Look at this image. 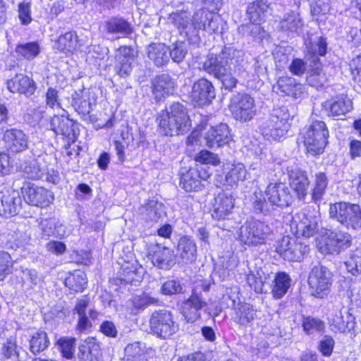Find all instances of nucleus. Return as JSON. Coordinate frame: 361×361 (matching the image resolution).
Returning <instances> with one entry per match:
<instances>
[{"label":"nucleus","mask_w":361,"mask_h":361,"mask_svg":"<svg viewBox=\"0 0 361 361\" xmlns=\"http://www.w3.org/2000/svg\"><path fill=\"white\" fill-rule=\"evenodd\" d=\"M202 68L220 80L222 87L228 91L236 87V77L245 78L248 75L244 52L232 46H225L218 54H209Z\"/></svg>","instance_id":"1"},{"label":"nucleus","mask_w":361,"mask_h":361,"mask_svg":"<svg viewBox=\"0 0 361 361\" xmlns=\"http://www.w3.org/2000/svg\"><path fill=\"white\" fill-rule=\"evenodd\" d=\"M250 202L256 214L269 215L276 207H288L293 202L289 188L283 183H269L263 193L255 191L250 197Z\"/></svg>","instance_id":"2"},{"label":"nucleus","mask_w":361,"mask_h":361,"mask_svg":"<svg viewBox=\"0 0 361 361\" xmlns=\"http://www.w3.org/2000/svg\"><path fill=\"white\" fill-rule=\"evenodd\" d=\"M329 214L335 220L349 231L361 229V206L350 202H338L330 204Z\"/></svg>","instance_id":"3"},{"label":"nucleus","mask_w":361,"mask_h":361,"mask_svg":"<svg viewBox=\"0 0 361 361\" xmlns=\"http://www.w3.org/2000/svg\"><path fill=\"white\" fill-rule=\"evenodd\" d=\"M290 117L287 106L274 107L269 117L261 125L262 135L268 140H279L288 132L289 127L288 121Z\"/></svg>","instance_id":"4"},{"label":"nucleus","mask_w":361,"mask_h":361,"mask_svg":"<svg viewBox=\"0 0 361 361\" xmlns=\"http://www.w3.org/2000/svg\"><path fill=\"white\" fill-rule=\"evenodd\" d=\"M302 142L308 153L316 155L323 152L328 143L329 130L322 121H314L302 133Z\"/></svg>","instance_id":"5"},{"label":"nucleus","mask_w":361,"mask_h":361,"mask_svg":"<svg viewBox=\"0 0 361 361\" xmlns=\"http://www.w3.org/2000/svg\"><path fill=\"white\" fill-rule=\"evenodd\" d=\"M271 233L269 226L263 221L252 219L246 221L239 228L238 239L248 246L262 245Z\"/></svg>","instance_id":"6"},{"label":"nucleus","mask_w":361,"mask_h":361,"mask_svg":"<svg viewBox=\"0 0 361 361\" xmlns=\"http://www.w3.org/2000/svg\"><path fill=\"white\" fill-rule=\"evenodd\" d=\"M151 331L161 339L171 338L179 329V325L174 320L172 312L169 310H161L154 311L149 319Z\"/></svg>","instance_id":"7"},{"label":"nucleus","mask_w":361,"mask_h":361,"mask_svg":"<svg viewBox=\"0 0 361 361\" xmlns=\"http://www.w3.org/2000/svg\"><path fill=\"white\" fill-rule=\"evenodd\" d=\"M352 245L351 235L341 230H327L319 242L318 248L323 254L338 255Z\"/></svg>","instance_id":"8"},{"label":"nucleus","mask_w":361,"mask_h":361,"mask_svg":"<svg viewBox=\"0 0 361 361\" xmlns=\"http://www.w3.org/2000/svg\"><path fill=\"white\" fill-rule=\"evenodd\" d=\"M333 274L322 264L315 265L309 276V285L312 294L319 298H323L329 293L332 285Z\"/></svg>","instance_id":"9"},{"label":"nucleus","mask_w":361,"mask_h":361,"mask_svg":"<svg viewBox=\"0 0 361 361\" xmlns=\"http://www.w3.org/2000/svg\"><path fill=\"white\" fill-rule=\"evenodd\" d=\"M229 109L236 120L246 122L255 115V101L247 93H237L231 97Z\"/></svg>","instance_id":"10"},{"label":"nucleus","mask_w":361,"mask_h":361,"mask_svg":"<svg viewBox=\"0 0 361 361\" xmlns=\"http://www.w3.org/2000/svg\"><path fill=\"white\" fill-rule=\"evenodd\" d=\"M309 247L295 238L285 235L277 241L276 251L285 259L300 262L309 252Z\"/></svg>","instance_id":"11"},{"label":"nucleus","mask_w":361,"mask_h":361,"mask_svg":"<svg viewBox=\"0 0 361 361\" xmlns=\"http://www.w3.org/2000/svg\"><path fill=\"white\" fill-rule=\"evenodd\" d=\"M207 306L202 292L193 290L190 296L180 306V312L187 322H194L201 317L200 311Z\"/></svg>","instance_id":"12"},{"label":"nucleus","mask_w":361,"mask_h":361,"mask_svg":"<svg viewBox=\"0 0 361 361\" xmlns=\"http://www.w3.org/2000/svg\"><path fill=\"white\" fill-rule=\"evenodd\" d=\"M215 97V87L209 80L202 78L193 84L191 98L195 105L200 106L209 105Z\"/></svg>","instance_id":"13"},{"label":"nucleus","mask_w":361,"mask_h":361,"mask_svg":"<svg viewBox=\"0 0 361 361\" xmlns=\"http://www.w3.org/2000/svg\"><path fill=\"white\" fill-rule=\"evenodd\" d=\"M22 192L25 201L32 206L45 207L54 200L51 191L43 187L35 185H25L22 188Z\"/></svg>","instance_id":"14"},{"label":"nucleus","mask_w":361,"mask_h":361,"mask_svg":"<svg viewBox=\"0 0 361 361\" xmlns=\"http://www.w3.org/2000/svg\"><path fill=\"white\" fill-rule=\"evenodd\" d=\"M0 214L5 217L16 215L21 207V197L18 190L5 188L0 192Z\"/></svg>","instance_id":"15"},{"label":"nucleus","mask_w":361,"mask_h":361,"mask_svg":"<svg viewBox=\"0 0 361 361\" xmlns=\"http://www.w3.org/2000/svg\"><path fill=\"white\" fill-rule=\"evenodd\" d=\"M288 176L289 185L300 200H304L307 195L310 182L306 171L301 169L288 168Z\"/></svg>","instance_id":"16"},{"label":"nucleus","mask_w":361,"mask_h":361,"mask_svg":"<svg viewBox=\"0 0 361 361\" xmlns=\"http://www.w3.org/2000/svg\"><path fill=\"white\" fill-rule=\"evenodd\" d=\"M178 263L182 264H192L197 258V245L195 240L185 235L178 240L176 247Z\"/></svg>","instance_id":"17"},{"label":"nucleus","mask_w":361,"mask_h":361,"mask_svg":"<svg viewBox=\"0 0 361 361\" xmlns=\"http://www.w3.org/2000/svg\"><path fill=\"white\" fill-rule=\"evenodd\" d=\"M206 145L209 148L220 147L231 140V135L228 126L221 123L209 128L204 135Z\"/></svg>","instance_id":"18"},{"label":"nucleus","mask_w":361,"mask_h":361,"mask_svg":"<svg viewBox=\"0 0 361 361\" xmlns=\"http://www.w3.org/2000/svg\"><path fill=\"white\" fill-rule=\"evenodd\" d=\"M8 90L12 93H19L30 97L34 94L37 90L35 82L30 77L23 74H16V75L6 82Z\"/></svg>","instance_id":"19"},{"label":"nucleus","mask_w":361,"mask_h":361,"mask_svg":"<svg viewBox=\"0 0 361 361\" xmlns=\"http://www.w3.org/2000/svg\"><path fill=\"white\" fill-rule=\"evenodd\" d=\"M273 90L281 96L298 99L305 93L304 86L290 77H281L273 86Z\"/></svg>","instance_id":"20"},{"label":"nucleus","mask_w":361,"mask_h":361,"mask_svg":"<svg viewBox=\"0 0 361 361\" xmlns=\"http://www.w3.org/2000/svg\"><path fill=\"white\" fill-rule=\"evenodd\" d=\"M3 140L6 149L13 153H19L27 149V136L23 130L17 128L6 130L4 133Z\"/></svg>","instance_id":"21"},{"label":"nucleus","mask_w":361,"mask_h":361,"mask_svg":"<svg viewBox=\"0 0 361 361\" xmlns=\"http://www.w3.org/2000/svg\"><path fill=\"white\" fill-rule=\"evenodd\" d=\"M175 80L166 73L157 75L152 82V94L159 102L165 97L172 94L175 90Z\"/></svg>","instance_id":"22"},{"label":"nucleus","mask_w":361,"mask_h":361,"mask_svg":"<svg viewBox=\"0 0 361 361\" xmlns=\"http://www.w3.org/2000/svg\"><path fill=\"white\" fill-rule=\"evenodd\" d=\"M152 264L159 269H171L176 264V255L172 249L156 245L152 249Z\"/></svg>","instance_id":"23"},{"label":"nucleus","mask_w":361,"mask_h":361,"mask_svg":"<svg viewBox=\"0 0 361 361\" xmlns=\"http://www.w3.org/2000/svg\"><path fill=\"white\" fill-rule=\"evenodd\" d=\"M79 361H102L99 343L94 338H88L78 347Z\"/></svg>","instance_id":"24"},{"label":"nucleus","mask_w":361,"mask_h":361,"mask_svg":"<svg viewBox=\"0 0 361 361\" xmlns=\"http://www.w3.org/2000/svg\"><path fill=\"white\" fill-rule=\"evenodd\" d=\"M75 123L65 116H54L50 121L51 129L56 134L69 140L75 137Z\"/></svg>","instance_id":"25"},{"label":"nucleus","mask_w":361,"mask_h":361,"mask_svg":"<svg viewBox=\"0 0 361 361\" xmlns=\"http://www.w3.org/2000/svg\"><path fill=\"white\" fill-rule=\"evenodd\" d=\"M234 207V198L233 195L226 192H221L215 198L214 209L212 213L213 219H224Z\"/></svg>","instance_id":"26"},{"label":"nucleus","mask_w":361,"mask_h":361,"mask_svg":"<svg viewBox=\"0 0 361 361\" xmlns=\"http://www.w3.org/2000/svg\"><path fill=\"white\" fill-rule=\"evenodd\" d=\"M168 22L174 25L181 34H185L189 40H191V32L194 30L192 25L190 13L188 11L181 10L169 15Z\"/></svg>","instance_id":"27"},{"label":"nucleus","mask_w":361,"mask_h":361,"mask_svg":"<svg viewBox=\"0 0 361 361\" xmlns=\"http://www.w3.org/2000/svg\"><path fill=\"white\" fill-rule=\"evenodd\" d=\"M159 123V131L166 136H173L179 134H184L188 131H183L182 124L178 120L172 118L164 111H162L157 118Z\"/></svg>","instance_id":"28"},{"label":"nucleus","mask_w":361,"mask_h":361,"mask_svg":"<svg viewBox=\"0 0 361 361\" xmlns=\"http://www.w3.org/2000/svg\"><path fill=\"white\" fill-rule=\"evenodd\" d=\"M71 97L73 107L82 116H87L95 105V102L90 100V92L89 90H81L79 92H75Z\"/></svg>","instance_id":"29"},{"label":"nucleus","mask_w":361,"mask_h":361,"mask_svg":"<svg viewBox=\"0 0 361 361\" xmlns=\"http://www.w3.org/2000/svg\"><path fill=\"white\" fill-rule=\"evenodd\" d=\"M355 318L348 312L343 313L340 310L336 311L331 319L332 329L340 333L350 331L355 327Z\"/></svg>","instance_id":"30"},{"label":"nucleus","mask_w":361,"mask_h":361,"mask_svg":"<svg viewBox=\"0 0 361 361\" xmlns=\"http://www.w3.org/2000/svg\"><path fill=\"white\" fill-rule=\"evenodd\" d=\"M81 44L75 32L69 31L61 35L55 42L54 48L62 52H71L80 49Z\"/></svg>","instance_id":"31"},{"label":"nucleus","mask_w":361,"mask_h":361,"mask_svg":"<svg viewBox=\"0 0 361 361\" xmlns=\"http://www.w3.org/2000/svg\"><path fill=\"white\" fill-rule=\"evenodd\" d=\"M328 115L331 116H343L352 109L351 102L343 96H338L324 103Z\"/></svg>","instance_id":"32"},{"label":"nucleus","mask_w":361,"mask_h":361,"mask_svg":"<svg viewBox=\"0 0 361 361\" xmlns=\"http://www.w3.org/2000/svg\"><path fill=\"white\" fill-rule=\"evenodd\" d=\"M269 7V4L262 0L250 2L247 6L246 16L251 23L259 24L264 20Z\"/></svg>","instance_id":"33"},{"label":"nucleus","mask_w":361,"mask_h":361,"mask_svg":"<svg viewBox=\"0 0 361 361\" xmlns=\"http://www.w3.org/2000/svg\"><path fill=\"white\" fill-rule=\"evenodd\" d=\"M169 47L164 44H151L147 48V56L154 63L161 67L169 61Z\"/></svg>","instance_id":"34"},{"label":"nucleus","mask_w":361,"mask_h":361,"mask_svg":"<svg viewBox=\"0 0 361 361\" xmlns=\"http://www.w3.org/2000/svg\"><path fill=\"white\" fill-rule=\"evenodd\" d=\"M164 111L170 115L172 118L178 120L182 124L183 131H189L190 130L191 121L188 114L187 109L183 104L180 102H174Z\"/></svg>","instance_id":"35"},{"label":"nucleus","mask_w":361,"mask_h":361,"mask_svg":"<svg viewBox=\"0 0 361 361\" xmlns=\"http://www.w3.org/2000/svg\"><path fill=\"white\" fill-rule=\"evenodd\" d=\"M256 318L257 311L250 304H240L235 310L234 322L240 326H249Z\"/></svg>","instance_id":"36"},{"label":"nucleus","mask_w":361,"mask_h":361,"mask_svg":"<svg viewBox=\"0 0 361 361\" xmlns=\"http://www.w3.org/2000/svg\"><path fill=\"white\" fill-rule=\"evenodd\" d=\"M104 28L109 34H120L123 36L129 35L133 32L131 25L126 20L120 18H111L105 22Z\"/></svg>","instance_id":"37"},{"label":"nucleus","mask_w":361,"mask_h":361,"mask_svg":"<svg viewBox=\"0 0 361 361\" xmlns=\"http://www.w3.org/2000/svg\"><path fill=\"white\" fill-rule=\"evenodd\" d=\"M179 185L186 192L201 190L202 185L201 184L197 171L190 169L186 173H183Z\"/></svg>","instance_id":"38"},{"label":"nucleus","mask_w":361,"mask_h":361,"mask_svg":"<svg viewBox=\"0 0 361 361\" xmlns=\"http://www.w3.org/2000/svg\"><path fill=\"white\" fill-rule=\"evenodd\" d=\"M124 361H148L143 343L136 341L129 343L124 349Z\"/></svg>","instance_id":"39"},{"label":"nucleus","mask_w":361,"mask_h":361,"mask_svg":"<svg viewBox=\"0 0 361 361\" xmlns=\"http://www.w3.org/2000/svg\"><path fill=\"white\" fill-rule=\"evenodd\" d=\"M290 286V279L284 272H279L275 275L273 281L271 293L276 299L281 298Z\"/></svg>","instance_id":"40"},{"label":"nucleus","mask_w":361,"mask_h":361,"mask_svg":"<svg viewBox=\"0 0 361 361\" xmlns=\"http://www.w3.org/2000/svg\"><path fill=\"white\" fill-rule=\"evenodd\" d=\"M319 225L315 219L306 216L296 226V234L304 238H310L318 232Z\"/></svg>","instance_id":"41"},{"label":"nucleus","mask_w":361,"mask_h":361,"mask_svg":"<svg viewBox=\"0 0 361 361\" xmlns=\"http://www.w3.org/2000/svg\"><path fill=\"white\" fill-rule=\"evenodd\" d=\"M207 13H210V11L202 8L197 11L192 18V25L194 27V30L191 32V41L195 42L198 40V33L200 30H204L205 28L206 23L207 22L208 16Z\"/></svg>","instance_id":"42"},{"label":"nucleus","mask_w":361,"mask_h":361,"mask_svg":"<svg viewBox=\"0 0 361 361\" xmlns=\"http://www.w3.org/2000/svg\"><path fill=\"white\" fill-rule=\"evenodd\" d=\"M50 341L45 331L35 332L30 340V350L36 355L46 350L49 345Z\"/></svg>","instance_id":"43"},{"label":"nucleus","mask_w":361,"mask_h":361,"mask_svg":"<svg viewBox=\"0 0 361 361\" xmlns=\"http://www.w3.org/2000/svg\"><path fill=\"white\" fill-rule=\"evenodd\" d=\"M281 30L291 32H297L302 26L301 19L297 12L291 11L284 15L279 23Z\"/></svg>","instance_id":"44"},{"label":"nucleus","mask_w":361,"mask_h":361,"mask_svg":"<svg viewBox=\"0 0 361 361\" xmlns=\"http://www.w3.org/2000/svg\"><path fill=\"white\" fill-rule=\"evenodd\" d=\"M247 173V170L243 164H233L226 175L225 180L228 185L233 186L239 181H244Z\"/></svg>","instance_id":"45"},{"label":"nucleus","mask_w":361,"mask_h":361,"mask_svg":"<svg viewBox=\"0 0 361 361\" xmlns=\"http://www.w3.org/2000/svg\"><path fill=\"white\" fill-rule=\"evenodd\" d=\"M1 360L3 361H20L19 352L15 338H10L1 347Z\"/></svg>","instance_id":"46"},{"label":"nucleus","mask_w":361,"mask_h":361,"mask_svg":"<svg viewBox=\"0 0 361 361\" xmlns=\"http://www.w3.org/2000/svg\"><path fill=\"white\" fill-rule=\"evenodd\" d=\"M86 284V275L81 271L71 274L65 280V286L74 292H82Z\"/></svg>","instance_id":"47"},{"label":"nucleus","mask_w":361,"mask_h":361,"mask_svg":"<svg viewBox=\"0 0 361 361\" xmlns=\"http://www.w3.org/2000/svg\"><path fill=\"white\" fill-rule=\"evenodd\" d=\"M328 178L324 172H318L314 175V188L312 196L314 201L320 200L326 192Z\"/></svg>","instance_id":"48"},{"label":"nucleus","mask_w":361,"mask_h":361,"mask_svg":"<svg viewBox=\"0 0 361 361\" xmlns=\"http://www.w3.org/2000/svg\"><path fill=\"white\" fill-rule=\"evenodd\" d=\"M22 170L27 178L44 179L46 169L41 167L37 161L32 160L30 162H25L24 166H22Z\"/></svg>","instance_id":"49"},{"label":"nucleus","mask_w":361,"mask_h":361,"mask_svg":"<svg viewBox=\"0 0 361 361\" xmlns=\"http://www.w3.org/2000/svg\"><path fill=\"white\" fill-rule=\"evenodd\" d=\"M159 302V300L156 298L150 296L146 293H142L140 295H135L131 299V303L134 309L140 311L145 309L147 307L156 305Z\"/></svg>","instance_id":"50"},{"label":"nucleus","mask_w":361,"mask_h":361,"mask_svg":"<svg viewBox=\"0 0 361 361\" xmlns=\"http://www.w3.org/2000/svg\"><path fill=\"white\" fill-rule=\"evenodd\" d=\"M135 58L136 52L131 47L121 46L115 51V62L133 65Z\"/></svg>","instance_id":"51"},{"label":"nucleus","mask_w":361,"mask_h":361,"mask_svg":"<svg viewBox=\"0 0 361 361\" xmlns=\"http://www.w3.org/2000/svg\"><path fill=\"white\" fill-rule=\"evenodd\" d=\"M160 207L161 205L157 202L150 200L141 207L140 214L146 221H157L160 217V214L158 212Z\"/></svg>","instance_id":"52"},{"label":"nucleus","mask_w":361,"mask_h":361,"mask_svg":"<svg viewBox=\"0 0 361 361\" xmlns=\"http://www.w3.org/2000/svg\"><path fill=\"white\" fill-rule=\"evenodd\" d=\"M345 265L348 271L352 275H360L361 274V250L354 251L345 262Z\"/></svg>","instance_id":"53"},{"label":"nucleus","mask_w":361,"mask_h":361,"mask_svg":"<svg viewBox=\"0 0 361 361\" xmlns=\"http://www.w3.org/2000/svg\"><path fill=\"white\" fill-rule=\"evenodd\" d=\"M302 328L304 331L309 335L320 333L324 329V323L318 318L307 317L303 319Z\"/></svg>","instance_id":"54"},{"label":"nucleus","mask_w":361,"mask_h":361,"mask_svg":"<svg viewBox=\"0 0 361 361\" xmlns=\"http://www.w3.org/2000/svg\"><path fill=\"white\" fill-rule=\"evenodd\" d=\"M169 48V59L171 58L173 62L179 63L182 62L188 54V47L184 42H176Z\"/></svg>","instance_id":"55"},{"label":"nucleus","mask_w":361,"mask_h":361,"mask_svg":"<svg viewBox=\"0 0 361 361\" xmlns=\"http://www.w3.org/2000/svg\"><path fill=\"white\" fill-rule=\"evenodd\" d=\"M16 51L27 59H32L39 54V46L37 42L18 44L16 48Z\"/></svg>","instance_id":"56"},{"label":"nucleus","mask_w":361,"mask_h":361,"mask_svg":"<svg viewBox=\"0 0 361 361\" xmlns=\"http://www.w3.org/2000/svg\"><path fill=\"white\" fill-rule=\"evenodd\" d=\"M160 292L164 295H172L183 293V287L178 279H169L163 283Z\"/></svg>","instance_id":"57"},{"label":"nucleus","mask_w":361,"mask_h":361,"mask_svg":"<svg viewBox=\"0 0 361 361\" xmlns=\"http://www.w3.org/2000/svg\"><path fill=\"white\" fill-rule=\"evenodd\" d=\"M326 81V75L320 67L313 68L307 76L308 84L316 88L322 87Z\"/></svg>","instance_id":"58"},{"label":"nucleus","mask_w":361,"mask_h":361,"mask_svg":"<svg viewBox=\"0 0 361 361\" xmlns=\"http://www.w3.org/2000/svg\"><path fill=\"white\" fill-rule=\"evenodd\" d=\"M58 344L63 357L67 359L73 357L75 348V338H63L59 340Z\"/></svg>","instance_id":"59"},{"label":"nucleus","mask_w":361,"mask_h":361,"mask_svg":"<svg viewBox=\"0 0 361 361\" xmlns=\"http://www.w3.org/2000/svg\"><path fill=\"white\" fill-rule=\"evenodd\" d=\"M197 162L204 164H212L216 166L220 163V159L217 154L208 151L202 150L195 157Z\"/></svg>","instance_id":"60"},{"label":"nucleus","mask_w":361,"mask_h":361,"mask_svg":"<svg viewBox=\"0 0 361 361\" xmlns=\"http://www.w3.org/2000/svg\"><path fill=\"white\" fill-rule=\"evenodd\" d=\"M23 286L27 289L32 288L39 281V276L35 270L26 269L22 271Z\"/></svg>","instance_id":"61"},{"label":"nucleus","mask_w":361,"mask_h":361,"mask_svg":"<svg viewBox=\"0 0 361 361\" xmlns=\"http://www.w3.org/2000/svg\"><path fill=\"white\" fill-rule=\"evenodd\" d=\"M11 255L7 252H0V281L11 272Z\"/></svg>","instance_id":"62"},{"label":"nucleus","mask_w":361,"mask_h":361,"mask_svg":"<svg viewBox=\"0 0 361 361\" xmlns=\"http://www.w3.org/2000/svg\"><path fill=\"white\" fill-rule=\"evenodd\" d=\"M312 15L326 13L330 8L331 0H310Z\"/></svg>","instance_id":"63"},{"label":"nucleus","mask_w":361,"mask_h":361,"mask_svg":"<svg viewBox=\"0 0 361 361\" xmlns=\"http://www.w3.org/2000/svg\"><path fill=\"white\" fill-rule=\"evenodd\" d=\"M334 346V340L330 336H324L319 341V348L324 356L331 355Z\"/></svg>","instance_id":"64"}]
</instances>
